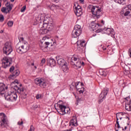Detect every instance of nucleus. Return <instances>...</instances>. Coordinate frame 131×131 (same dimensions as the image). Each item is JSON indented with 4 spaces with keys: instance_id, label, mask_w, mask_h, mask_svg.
<instances>
[{
    "instance_id": "20e7f679",
    "label": "nucleus",
    "mask_w": 131,
    "mask_h": 131,
    "mask_svg": "<svg viewBox=\"0 0 131 131\" xmlns=\"http://www.w3.org/2000/svg\"><path fill=\"white\" fill-rule=\"evenodd\" d=\"M82 32V29L81 28V26L79 25H77L75 26L74 28V30L72 32V36L74 38L76 37H78L81 34Z\"/></svg>"
},
{
    "instance_id": "412c9836",
    "label": "nucleus",
    "mask_w": 131,
    "mask_h": 131,
    "mask_svg": "<svg viewBox=\"0 0 131 131\" xmlns=\"http://www.w3.org/2000/svg\"><path fill=\"white\" fill-rule=\"evenodd\" d=\"M74 12L77 17H80L82 15V9H74Z\"/></svg>"
},
{
    "instance_id": "2eb2a0df",
    "label": "nucleus",
    "mask_w": 131,
    "mask_h": 131,
    "mask_svg": "<svg viewBox=\"0 0 131 131\" xmlns=\"http://www.w3.org/2000/svg\"><path fill=\"white\" fill-rule=\"evenodd\" d=\"M8 87L6 86V85L3 83H0V94L1 95H4L5 94V90H7Z\"/></svg>"
},
{
    "instance_id": "5701e85b",
    "label": "nucleus",
    "mask_w": 131,
    "mask_h": 131,
    "mask_svg": "<svg viewBox=\"0 0 131 131\" xmlns=\"http://www.w3.org/2000/svg\"><path fill=\"white\" fill-rule=\"evenodd\" d=\"M125 108L127 111H131V100L125 104Z\"/></svg>"
},
{
    "instance_id": "6e6552de",
    "label": "nucleus",
    "mask_w": 131,
    "mask_h": 131,
    "mask_svg": "<svg viewBox=\"0 0 131 131\" xmlns=\"http://www.w3.org/2000/svg\"><path fill=\"white\" fill-rule=\"evenodd\" d=\"M50 19L46 18L43 21V28H46L48 31H51L54 29L53 23H49Z\"/></svg>"
},
{
    "instance_id": "39448f33",
    "label": "nucleus",
    "mask_w": 131,
    "mask_h": 131,
    "mask_svg": "<svg viewBox=\"0 0 131 131\" xmlns=\"http://www.w3.org/2000/svg\"><path fill=\"white\" fill-rule=\"evenodd\" d=\"M16 50L17 53H18V54H20L22 55V54H24L25 53H26L28 50H29V48H28V43L27 42H24V43L21 45L20 47H18V45L16 46Z\"/></svg>"
},
{
    "instance_id": "0eeeda50",
    "label": "nucleus",
    "mask_w": 131,
    "mask_h": 131,
    "mask_svg": "<svg viewBox=\"0 0 131 131\" xmlns=\"http://www.w3.org/2000/svg\"><path fill=\"white\" fill-rule=\"evenodd\" d=\"M13 52L12 43L10 42H7L3 48V53L7 55H10Z\"/></svg>"
},
{
    "instance_id": "79ce46f5",
    "label": "nucleus",
    "mask_w": 131,
    "mask_h": 131,
    "mask_svg": "<svg viewBox=\"0 0 131 131\" xmlns=\"http://www.w3.org/2000/svg\"><path fill=\"white\" fill-rule=\"evenodd\" d=\"M18 125H22L23 124V121H21V122H18Z\"/></svg>"
},
{
    "instance_id": "49530a36",
    "label": "nucleus",
    "mask_w": 131,
    "mask_h": 131,
    "mask_svg": "<svg viewBox=\"0 0 131 131\" xmlns=\"http://www.w3.org/2000/svg\"><path fill=\"white\" fill-rule=\"evenodd\" d=\"M125 100H127V101H128V100H129L130 97H127L126 98H125Z\"/></svg>"
},
{
    "instance_id": "864d4df0",
    "label": "nucleus",
    "mask_w": 131,
    "mask_h": 131,
    "mask_svg": "<svg viewBox=\"0 0 131 131\" xmlns=\"http://www.w3.org/2000/svg\"><path fill=\"white\" fill-rule=\"evenodd\" d=\"M10 1L11 2V3H14V2H15V0H10Z\"/></svg>"
},
{
    "instance_id": "473e14b6",
    "label": "nucleus",
    "mask_w": 131,
    "mask_h": 131,
    "mask_svg": "<svg viewBox=\"0 0 131 131\" xmlns=\"http://www.w3.org/2000/svg\"><path fill=\"white\" fill-rule=\"evenodd\" d=\"M13 23L12 21H8L7 23V25L9 26V27H12L13 26Z\"/></svg>"
},
{
    "instance_id": "13d9d810",
    "label": "nucleus",
    "mask_w": 131,
    "mask_h": 131,
    "mask_svg": "<svg viewBox=\"0 0 131 131\" xmlns=\"http://www.w3.org/2000/svg\"><path fill=\"white\" fill-rule=\"evenodd\" d=\"M126 118H127L128 120H129V118H128V117H126Z\"/></svg>"
},
{
    "instance_id": "6e6d98bb",
    "label": "nucleus",
    "mask_w": 131,
    "mask_h": 131,
    "mask_svg": "<svg viewBox=\"0 0 131 131\" xmlns=\"http://www.w3.org/2000/svg\"><path fill=\"white\" fill-rule=\"evenodd\" d=\"M101 23H102L103 24H104V20H101Z\"/></svg>"
},
{
    "instance_id": "bf43d9fd",
    "label": "nucleus",
    "mask_w": 131,
    "mask_h": 131,
    "mask_svg": "<svg viewBox=\"0 0 131 131\" xmlns=\"http://www.w3.org/2000/svg\"><path fill=\"white\" fill-rule=\"evenodd\" d=\"M34 68H35V69H37V67H36V66H35V67H34Z\"/></svg>"
},
{
    "instance_id": "cd10ccee",
    "label": "nucleus",
    "mask_w": 131,
    "mask_h": 131,
    "mask_svg": "<svg viewBox=\"0 0 131 131\" xmlns=\"http://www.w3.org/2000/svg\"><path fill=\"white\" fill-rule=\"evenodd\" d=\"M116 2L120 5H125V0H116Z\"/></svg>"
},
{
    "instance_id": "e2e57ef3",
    "label": "nucleus",
    "mask_w": 131,
    "mask_h": 131,
    "mask_svg": "<svg viewBox=\"0 0 131 131\" xmlns=\"http://www.w3.org/2000/svg\"><path fill=\"white\" fill-rule=\"evenodd\" d=\"M94 1H99V0H94Z\"/></svg>"
},
{
    "instance_id": "c9c22d12",
    "label": "nucleus",
    "mask_w": 131,
    "mask_h": 131,
    "mask_svg": "<svg viewBox=\"0 0 131 131\" xmlns=\"http://www.w3.org/2000/svg\"><path fill=\"white\" fill-rule=\"evenodd\" d=\"M26 10V6H24L20 9V12H25Z\"/></svg>"
},
{
    "instance_id": "ddd939ff",
    "label": "nucleus",
    "mask_w": 131,
    "mask_h": 131,
    "mask_svg": "<svg viewBox=\"0 0 131 131\" xmlns=\"http://www.w3.org/2000/svg\"><path fill=\"white\" fill-rule=\"evenodd\" d=\"M108 94V90H103L99 95V102H103V99H105L106 96Z\"/></svg>"
},
{
    "instance_id": "7ed1b4c3",
    "label": "nucleus",
    "mask_w": 131,
    "mask_h": 131,
    "mask_svg": "<svg viewBox=\"0 0 131 131\" xmlns=\"http://www.w3.org/2000/svg\"><path fill=\"white\" fill-rule=\"evenodd\" d=\"M89 8L91 9V12L94 17H96V18H100L101 16H102V10L101 8H98L97 6H93L92 5H90Z\"/></svg>"
},
{
    "instance_id": "7c9ffc66",
    "label": "nucleus",
    "mask_w": 131,
    "mask_h": 131,
    "mask_svg": "<svg viewBox=\"0 0 131 131\" xmlns=\"http://www.w3.org/2000/svg\"><path fill=\"white\" fill-rule=\"evenodd\" d=\"M46 63V59L45 58H42L41 60V63L40 64V65L41 66H43L44 64Z\"/></svg>"
},
{
    "instance_id": "4d7b16f0",
    "label": "nucleus",
    "mask_w": 131,
    "mask_h": 131,
    "mask_svg": "<svg viewBox=\"0 0 131 131\" xmlns=\"http://www.w3.org/2000/svg\"><path fill=\"white\" fill-rule=\"evenodd\" d=\"M126 128H127V126H125L124 127V129H126Z\"/></svg>"
},
{
    "instance_id": "ea45409f",
    "label": "nucleus",
    "mask_w": 131,
    "mask_h": 131,
    "mask_svg": "<svg viewBox=\"0 0 131 131\" xmlns=\"http://www.w3.org/2000/svg\"><path fill=\"white\" fill-rule=\"evenodd\" d=\"M101 31H103V29H98L96 31V32H97V33H99V32H101Z\"/></svg>"
},
{
    "instance_id": "423d86ee",
    "label": "nucleus",
    "mask_w": 131,
    "mask_h": 131,
    "mask_svg": "<svg viewBox=\"0 0 131 131\" xmlns=\"http://www.w3.org/2000/svg\"><path fill=\"white\" fill-rule=\"evenodd\" d=\"M35 83L37 85H39L42 89H46L48 85V82L46 79L42 78H37L35 79Z\"/></svg>"
},
{
    "instance_id": "f8f14e48",
    "label": "nucleus",
    "mask_w": 131,
    "mask_h": 131,
    "mask_svg": "<svg viewBox=\"0 0 131 131\" xmlns=\"http://www.w3.org/2000/svg\"><path fill=\"white\" fill-rule=\"evenodd\" d=\"M49 45H51V46H53V45H52L51 42H45V43H43V42L40 43L39 45V47H40L41 50H42V51H43V52H47V51H48V46H49Z\"/></svg>"
},
{
    "instance_id": "6ab92c4d",
    "label": "nucleus",
    "mask_w": 131,
    "mask_h": 131,
    "mask_svg": "<svg viewBox=\"0 0 131 131\" xmlns=\"http://www.w3.org/2000/svg\"><path fill=\"white\" fill-rule=\"evenodd\" d=\"M48 63L51 67H54L56 66V60L53 58H50L48 60Z\"/></svg>"
},
{
    "instance_id": "3c124183",
    "label": "nucleus",
    "mask_w": 131,
    "mask_h": 131,
    "mask_svg": "<svg viewBox=\"0 0 131 131\" xmlns=\"http://www.w3.org/2000/svg\"><path fill=\"white\" fill-rule=\"evenodd\" d=\"M81 66H82V65L83 66V65H84V62H83V61H82V63L81 62Z\"/></svg>"
},
{
    "instance_id": "b1692460",
    "label": "nucleus",
    "mask_w": 131,
    "mask_h": 131,
    "mask_svg": "<svg viewBox=\"0 0 131 131\" xmlns=\"http://www.w3.org/2000/svg\"><path fill=\"white\" fill-rule=\"evenodd\" d=\"M62 70L63 72H68L69 68L67 66V63H64V64L62 66Z\"/></svg>"
},
{
    "instance_id": "2f4dec72",
    "label": "nucleus",
    "mask_w": 131,
    "mask_h": 131,
    "mask_svg": "<svg viewBox=\"0 0 131 131\" xmlns=\"http://www.w3.org/2000/svg\"><path fill=\"white\" fill-rule=\"evenodd\" d=\"M75 98L77 99L76 104L78 105V103H79L80 101H81V99H80V98H78V97H76V96H75Z\"/></svg>"
},
{
    "instance_id": "bb28decb",
    "label": "nucleus",
    "mask_w": 131,
    "mask_h": 131,
    "mask_svg": "<svg viewBox=\"0 0 131 131\" xmlns=\"http://www.w3.org/2000/svg\"><path fill=\"white\" fill-rule=\"evenodd\" d=\"M99 74H100L101 76H104V77H106V76H107V74H106V72H105L103 70H100L99 71Z\"/></svg>"
},
{
    "instance_id": "c03bdc74",
    "label": "nucleus",
    "mask_w": 131,
    "mask_h": 131,
    "mask_svg": "<svg viewBox=\"0 0 131 131\" xmlns=\"http://www.w3.org/2000/svg\"><path fill=\"white\" fill-rule=\"evenodd\" d=\"M79 1H80V3H81V4H84V0H79Z\"/></svg>"
},
{
    "instance_id": "a18cd8bd",
    "label": "nucleus",
    "mask_w": 131,
    "mask_h": 131,
    "mask_svg": "<svg viewBox=\"0 0 131 131\" xmlns=\"http://www.w3.org/2000/svg\"><path fill=\"white\" fill-rule=\"evenodd\" d=\"M78 91H79L80 94H82V93H83V91H82V90H79Z\"/></svg>"
},
{
    "instance_id": "a878e982",
    "label": "nucleus",
    "mask_w": 131,
    "mask_h": 131,
    "mask_svg": "<svg viewBox=\"0 0 131 131\" xmlns=\"http://www.w3.org/2000/svg\"><path fill=\"white\" fill-rule=\"evenodd\" d=\"M49 8L50 10H52V11H54V10H57V9H59V6L53 4L52 5L49 6Z\"/></svg>"
},
{
    "instance_id": "393cba45",
    "label": "nucleus",
    "mask_w": 131,
    "mask_h": 131,
    "mask_svg": "<svg viewBox=\"0 0 131 131\" xmlns=\"http://www.w3.org/2000/svg\"><path fill=\"white\" fill-rule=\"evenodd\" d=\"M19 74H20V71H19V70H16L13 73L12 75H11V78H13V77H17V76H18Z\"/></svg>"
},
{
    "instance_id": "9b49d317",
    "label": "nucleus",
    "mask_w": 131,
    "mask_h": 131,
    "mask_svg": "<svg viewBox=\"0 0 131 131\" xmlns=\"http://www.w3.org/2000/svg\"><path fill=\"white\" fill-rule=\"evenodd\" d=\"M72 62L74 63V65L75 66L76 69L81 68V60H80L79 58L74 57L72 59Z\"/></svg>"
},
{
    "instance_id": "69168bd1",
    "label": "nucleus",
    "mask_w": 131,
    "mask_h": 131,
    "mask_svg": "<svg viewBox=\"0 0 131 131\" xmlns=\"http://www.w3.org/2000/svg\"><path fill=\"white\" fill-rule=\"evenodd\" d=\"M93 1H95V0H93Z\"/></svg>"
},
{
    "instance_id": "680f3d73",
    "label": "nucleus",
    "mask_w": 131,
    "mask_h": 131,
    "mask_svg": "<svg viewBox=\"0 0 131 131\" xmlns=\"http://www.w3.org/2000/svg\"><path fill=\"white\" fill-rule=\"evenodd\" d=\"M81 85H83V83H81Z\"/></svg>"
},
{
    "instance_id": "f257e3e1",
    "label": "nucleus",
    "mask_w": 131,
    "mask_h": 131,
    "mask_svg": "<svg viewBox=\"0 0 131 131\" xmlns=\"http://www.w3.org/2000/svg\"><path fill=\"white\" fill-rule=\"evenodd\" d=\"M10 86L12 90H14V91L11 92L10 93H6L5 97L6 100L10 102H14L17 100L18 96H17V92L18 94H21L25 97L27 96V93H26V90L24 88H21L22 86L21 84H19L18 80H15L13 82H11Z\"/></svg>"
},
{
    "instance_id": "0e129e2a",
    "label": "nucleus",
    "mask_w": 131,
    "mask_h": 131,
    "mask_svg": "<svg viewBox=\"0 0 131 131\" xmlns=\"http://www.w3.org/2000/svg\"><path fill=\"white\" fill-rule=\"evenodd\" d=\"M56 2H57V0H55Z\"/></svg>"
},
{
    "instance_id": "a19ab883",
    "label": "nucleus",
    "mask_w": 131,
    "mask_h": 131,
    "mask_svg": "<svg viewBox=\"0 0 131 131\" xmlns=\"http://www.w3.org/2000/svg\"><path fill=\"white\" fill-rule=\"evenodd\" d=\"M18 39H19V42L23 41L24 40V38H23V37H19Z\"/></svg>"
},
{
    "instance_id": "4c0bfd02",
    "label": "nucleus",
    "mask_w": 131,
    "mask_h": 131,
    "mask_svg": "<svg viewBox=\"0 0 131 131\" xmlns=\"http://www.w3.org/2000/svg\"><path fill=\"white\" fill-rule=\"evenodd\" d=\"M34 126H33V125H31L30 126V130L29 131H34Z\"/></svg>"
},
{
    "instance_id": "052dcab7",
    "label": "nucleus",
    "mask_w": 131,
    "mask_h": 131,
    "mask_svg": "<svg viewBox=\"0 0 131 131\" xmlns=\"http://www.w3.org/2000/svg\"><path fill=\"white\" fill-rule=\"evenodd\" d=\"M2 7V4L0 3V8Z\"/></svg>"
},
{
    "instance_id": "37998d69",
    "label": "nucleus",
    "mask_w": 131,
    "mask_h": 131,
    "mask_svg": "<svg viewBox=\"0 0 131 131\" xmlns=\"http://www.w3.org/2000/svg\"><path fill=\"white\" fill-rule=\"evenodd\" d=\"M46 39H49V38L47 36L43 37V40H46Z\"/></svg>"
},
{
    "instance_id": "5fc2aeb1",
    "label": "nucleus",
    "mask_w": 131,
    "mask_h": 131,
    "mask_svg": "<svg viewBox=\"0 0 131 131\" xmlns=\"http://www.w3.org/2000/svg\"><path fill=\"white\" fill-rule=\"evenodd\" d=\"M3 32H4V31H3V30H1V31H0V33H3Z\"/></svg>"
},
{
    "instance_id": "f3484780",
    "label": "nucleus",
    "mask_w": 131,
    "mask_h": 131,
    "mask_svg": "<svg viewBox=\"0 0 131 131\" xmlns=\"http://www.w3.org/2000/svg\"><path fill=\"white\" fill-rule=\"evenodd\" d=\"M100 26V25L99 24H96L95 21H92L91 23L90 27L93 30H96V29H98V27Z\"/></svg>"
},
{
    "instance_id": "f03ea898",
    "label": "nucleus",
    "mask_w": 131,
    "mask_h": 131,
    "mask_svg": "<svg viewBox=\"0 0 131 131\" xmlns=\"http://www.w3.org/2000/svg\"><path fill=\"white\" fill-rule=\"evenodd\" d=\"M60 102H62V101H59L55 105V108L57 112L59 113V114H61V115H65V114L70 113V108L63 104H60Z\"/></svg>"
},
{
    "instance_id": "e433bc0d",
    "label": "nucleus",
    "mask_w": 131,
    "mask_h": 131,
    "mask_svg": "<svg viewBox=\"0 0 131 131\" xmlns=\"http://www.w3.org/2000/svg\"><path fill=\"white\" fill-rule=\"evenodd\" d=\"M36 98L37 100H38V99H41V95L40 94H37L36 96Z\"/></svg>"
},
{
    "instance_id": "58836bf2",
    "label": "nucleus",
    "mask_w": 131,
    "mask_h": 131,
    "mask_svg": "<svg viewBox=\"0 0 131 131\" xmlns=\"http://www.w3.org/2000/svg\"><path fill=\"white\" fill-rule=\"evenodd\" d=\"M14 69H15V67H14L12 66V67H11L10 68L9 71H10V72H13V71H14Z\"/></svg>"
},
{
    "instance_id": "f704fd0d",
    "label": "nucleus",
    "mask_w": 131,
    "mask_h": 131,
    "mask_svg": "<svg viewBox=\"0 0 131 131\" xmlns=\"http://www.w3.org/2000/svg\"><path fill=\"white\" fill-rule=\"evenodd\" d=\"M74 10H82L81 9V7L79 5H77V6L75 7V8Z\"/></svg>"
},
{
    "instance_id": "9d476101",
    "label": "nucleus",
    "mask_w": 131,
    "mask_h": 131,
    "mask_svg": "<svg viewBox=\"0 0 131 131\" xmlns=\"http://www.w3.org/2000/svg\"><path fill=\"white\" fill-rule=\"evenodd\" d=\"M7 124L6 117L5 114H0V126L2 127H6Z\"/></svg>"
},
{
    "instance_id": "c85d7f7f",
    "label": "nucleus",
    "mask_w": 131,
    "mask_h": 131,
    "mask_svg": "<svg viewBox=\"0 0 131 131\" xmlns=\"http://www.w3.org/2000/svg\"><path fill=\"white\" fill-rule=\"evenodd\" d=\"M78 84H79V82H76L75 83V88L77 91H79V90H80V88H81V86H79Z\"/></svg>"
},
{
    "instance_id": "a211bd4d",
    "label": "nucleus",
    "mask_w": 131,
    "mask_h": 131,
    "mask_svg": "<svg viewBox=\"0 0 131 131\" xmlns=\"http://www.w3.org/2000/svg\"><path fill=\"white\" fill-rule=\"evenodd\" d=\"M105 33H106L108 35H110V34H112V35H115V33L114 32V30L111 28H107L105 30Z\"/></svg>"
},
{
    "instance_id": "c756f323",
    "label": "nucleus",
    "mask_w": 131,
    "mask_h": 131,
    "mask_svg": "<svg viewBox=\"0 0 131 131\" xmlns=\"http://www.w3.org/2000/svg\"><path fill=\"white\" fill-rule=\"evenodd\" d=\"M7 11V8L6 7H3L1 9V11L2 13H6V14H8V12Z\"/></svg>"
},
{
    "instance_id": "72a5a7b5",
    "label": "nucleus",
    "mask_w": 131,
    "mask_h": 131,
    "mask_svg": "<svg viewBox=\"0 0 131 131\" xmlns=\"http://www.w3.org/2000/svg\"><path fill=\"white\" fill-rule=\"evenodd\" d=\"M4 20H5V17H4V15L0 14V21L1 22H4Z\"/></svg>"
},
{
    "instance_id": "4468645a",
    "label": "nucleus",
    "mask_w": 131,
    "mask_h": 131,
    "mask_svg": "<svg viewBox=\"0 0 131 131\" xmlns=\"http://www.w3.org/2000/svg\"><path fill=\"white\" fill-rule=\"evenodd\" d=\"M86 45V43H85V41L84 40H78L77 41V46L78 47V48H80L81 49H82V48H84Z\"/></svg>"
},
{
    "instance_id": "dca6fc26",
    "label": "nucleus",
    "mask_w": 131,
    "mask_h": 131,
    "mask_svg": "<svg viewBox=\"0 0 131 131\" xmlns=\"http://www.w3.org/2000/svg\"><path fill=\"white\" fill-rule=\"evenodd\" d=\"M56 59L57 61V63L58 65H60L61 66H63L64 64H67V62L65 61V60L63 58H60V57H56Z\"/></svg>"
},
{
    "instance_id": "4be33fe9",
    "label": "nucleus",
    "mask_w": 131,
    "mask_h": 131,
    "mask_svg": "<svg viewBox=\"0 0 131 131\" xmlns=\"http://www.w3.org/2000/svg\"><path fill=\"white\" fill-rule=\"evenodd\" d=\"M39 32L40 34H47L49 31L46 28H43V26L39 30Z\"/></svg>"
},
{
    "instance_id": "aec40b11",
    "label": "nucleus",
    "mask_w": 131,
    "mask_h": 131,
    "mask_svg": "<svg viewBox=\"0 0 131 131\" xmlns=\"http://www.w3.org/2000/svg\"><path fill=\"white\" fill-rule=\"evenodd\" d=\"M5 6H6V10H8L7 13H10L12 11V9H13V4H9V2H7Z\"/></svg>"
},
{
    "instance_id": "1a4fd4ad",
    "label": "nucleus",
    "mask_w": 131,
    "mask_h": 131,
    "mask_svg": "<svg viewBox=\"0 0 131 131\" xmlns=\"http://www.w3.org/2000/svg\"><path fill=\"white\" fill-rule=\"evenodd\" d=\"M10 61H9V57H4L2 60V67L3 68H7V67H9L10 65H11V62H12V58H9Z\"/></svg>"
},
{
    "instance_id": "8fccbe9b",
    "label": "nucleus",
    "mask_w": 131,
    "mask_h": 131,
    "mask_svg": "<svg viewBox=\"0 0 131 131\" xmlns=\"http://www.w3.org/2000/svg\"><path fill=\"white\" fill-rule=\"evenodd\" d=\"M102 49L103 50V51H106L107 50V48L106 47H103Z\"/></svg>"
},
{
    "instance_id": "de8ad7c7",
    "label": "nucleus",
    "mask_w": 131,
    "mask_h": 131,
    "mask_svg": "<svg viewBox=\"0 0 131 131\" xmlns=\"http://www.w3.org/2000/svg\"><path fill=\"white\" fill-rule=\"evenodd\" d=\"M38 107V106L37 105H35V106L34 107V110H35V109H36V108H37Z\"/></svg>"
},
{
    "instance_id": "09e8293b",
    "label": "nucleus",
    "mask_w": 131,
    "mask_h": 131,
    "mask_svg": "<svg viewBox=\"0 0 131 131\" xmlns=\"http://www.w3.org/2000/svg\"><path fill=\"white\" fill-rule=\"evenodd\" d=\"M72 125H74V126H76L77 125V124L76 123L75 124L74 123H72Z\"/></svg>"
},
{
    "instance_id": "603ef678",
    "label": "nucleus",
    "mask_w": 131,
    "mask_h": 131,
    "mask_svg": "<svg viewBox=\"0 0 131 131\" xmlns=\"http://www.w3.org/2000/svg\"><path fill=\"white\" fill-rule=\"evenodd\" d=\"M31 65H32V66H34V62H32V63H31Z\"/></svg>"
}]
</instances>
